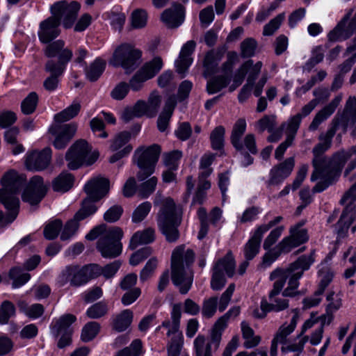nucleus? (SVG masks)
<instances>
[{"instance_id":"nucleus-17","label":"nucleus","mask_w":356,"mask_h":356,"mask_svg":"<svg viewBox=\"0 0 356 356\" xmlns=\"http://www.w3.org/2000/svg\"><path fill=\"white\" fill-rule=\"evenodd\" d=\"M356 201V184H354L343 196L341 203L345 206L339 220L337 222L339 233H343L356 218L354 202Z\"/></svg>"},{"instance_id":"nucleus-39","label":"nucleus","mask_w":356,"mask_h":356,"mask_svg":"<svg viewBox=\"0 0 356 356\" xmlns=\"http://www.w3.org/2000/svg\"><path fill=\"white\" fill-rule=\"evenodd\" d=\"M309 337L307 335L299 334L297 337L290 343L285 346H282L281 350L283 353L289 352L296 353L293 356H299V354L302 352L305 345L308 341Z\"/></svg>"},{"instance_id":"nucleus-1","label":"nucleus","mask_w":356,"mask_h":356,"mask_svg":"<svg viewBox=\"0 0 356 356\" xmlns=\"http://www.w3.org/2000/svg\"><path fill=\"white\" fill-rule=\"evenodd\" d=\"M314 262L313 252L300 257L286 268H277L273 270L269 276L270 280L273 282V288L268 293V298L261 299V314L258 316L265 317L268 312H280L288 309L289 301L287 298L300 293L299 280Z\"/></svg>"},{"instance_id":"nucleus-45","label":"nucleus","mask_w":356,"mask_h":356,"mask_svg":"<svg viewBox=\"0 0 356 356\" xmlns=\"http://www.w3.org/2000/svg\"><path fill=\"white\" fill-rule=\"evenodd\" d=\"M18 307L21 312L31 318H38L44 312V307L40 304H33L31 306H28L24 301H19Z\"/></svg>"},{"instance_id":"nucleus-28","label":"nucleus","mask_w":356,"mask_h":356,"mask_svg":"<svg viewBox=\"0 0 356 356\" xmlns=\"http://www.w3.org/2000/svg\"><path fill=\"white\" fill-rule=\"evenodd\" d=\"M196 47L193 40L186 42L181 49L179 56L175 61L177 71L179 74H184L193 63L191 55Z\"/></svg>"},{"instance_id":"nucleus-18","label":"nucleus","mask_w":356,"mask_h":356,"mask_svg":"<svg viewBox=\"0 0 356 356\" xmlns=\"http://www.w3.org/2000/svg\"><path fill=\"white\" fill-rule=\"evenodd\" d=\"M80 7V4L76 1L67 3L65 1H60L51 6V13L59 22L63 21L65 28H70L76 19Z\"/></svg>"},{"instance_id":"nucleus-57","label":"nucleus","mask_w":356,"mask_h":356,"mask_svg":"<svg viewBox=\"0 0 356 356\" xmlns=\"http://www.w3.org/2000/svg\"><path fill=\"white\" fill-rule=\"evenodd\" d=\"M225 129L222 126L217 127L211 134L210 139L212 148L220 149L224 144Z\"/></svg>"},{"instance_id":"nucleus-2","label":"nucleus","mask_w":356,"mask_h":356,"mask_svg":"<svg viewBox=\"0 0 356 356\" xmlns=\"http://www.w3.org/2000/svg\"><path fill=\"white\" fill-rule=\"evenodd\" d=\"M194 256L193 250L186 249L184 245L177 247L172 254V280L182 294L189 291L193 283V275L190 266L194 261Z\"/></svg>"},{"instance_id":"nucleus-40","label":"nucleus","mask_w":356,"mask_h":356,"mask_svg":"<svg viewBox=\"0 0 356 356\" xmlns=\"http://www.w3.org/2000/svg\"><path fill=\"white\" fill-rule=\"evenodd\" d=\"M74 178L70 173L63 172L53 181V189L56 192L65 193L70 190L73 185Z\"/></svg>"},{"instance_id":"nucleus-20","label":"nucleus","mask_w":356,"mask_h":356,"mask_svg":"<svg viewBox=\"0 0 356 356\" xmlns=\"http://www.w3.org/2000/svg\"><path fill=\"white\" fill-rule=\"evenodd\" d=\"M47 192V187L41 177L35 176L24 190L22 199L31 205L38 204Z\"/></svg>"},{"instance_id":"nucleus-60","label":"nucleus","mask_w":356,"mask_h":356,"mask_svg":"<svg viewBox=\"0 0 356 356\" xmlns=\"http://www.w3.org/2000/svg\"><path fill=\"white\" fill-rule=\"evenodd\" d=\"M161 103V97L158 92L153 91L149 96L147 102H146L148 111L150 113V117L156 115Z\"/></svg>"},{"instance_id":"nucleus-44","label":"nucleus","mask_w":356,"mask_h":356,"mask_svg":"<svg viewBox=\"0 0 356 356\" xmlns=\"http://www.w3.org/2000/svg\"><path fill=\"white\" fill-rule=\"evenodd\" d=\"M9 277L13 280V288L17 289L25 284L31 278L28 273H24L19 267H15L10 269Z\"/></svg>"},{"instance_id":"nucleus-59","label":"nucleus","mask_w":356,"mask_h":356,"mask_svg":"<svg viewBox=\"0 0 356 356\" xmlns=\"http://www.w3.org/2000/svg\"><path fill=\"white\" fill-rule=\"evenodd\" d=\"M284 229V226H279L271 230L264 241V249L266 250L271 249L270 248L277 241L282 234Z\"/></svg>"},{"instance_id":"nucleus-10","label":"nucleus","mask_w":356,"mask_h":356,"mask_svg":"<svg viewBox=\"0 0 356 356\" xmlns=\"http://www.w3.org/2000/svg\"><path fill=\"white\" fill-rule=\"evenodd\" d=\"M99 157L97 151L91 152V147L84 140L76 141L67 150L65 159L68 168L76 170L83 164L91 165Z\"/></svg>"},{"instance_id":"nucleus-35","label":"nucleus","mask_w":356,"mask_h":356,"mask_svg":"<svg viewBox=\"0 0 356 356\" xmlns=\"http://www.w3.org/2000/svg\"><path fill=\"white\" fill-rule=\"evenodd\" d=\"M263 236L257 229L253 232L244 248V254L247 260H251L258 254Z\"/></svg>"},{"instance_id":"nucleus-54","label":"nucleus","mask_w":356,"mask_h":356,"mask_svg":"<svg viewBox=\"0 0 356 356\" xmlns=\"http://www.w3.org/2000/svg\"><path fill=\"white\" fill-rule=\"evenodd\" d=\"M108 312V306L104 302H99L90 306L86 311L88 318L96 319L104 316Z\"/></svg>"},{"instance_id":"nucleus-50","label":"nucleus","mask_w":356,"mask_h":356,"mask_svg":"<svg viewBox=\"0 0 356 356\" xmlns=\"http://www.w3.org/2000/svg\"><path fill=\"white\" fill-rule=\"evenodd\" d=\"M268 250V251L264 254L263 257L261 265L264 268H268L270 266L271 264L275 262L282 253H288L287 251L283 250L281 248H280V243L273 248L269 249Z\"/></svg>"},{"instance_id":"nucleus-23","label":"nucleus","mask_w":356,"mask_h":356,"mask_svg":"<svg viewBox=\"0 0 356 356\" xmlns=\"http://www.w3.org/2000/svg\"><path fill=\"white\" fill-rule=\"evenodd\" d=\"M290 234L280 242V248L289 252L292 249L306 243L309 239L307 231L302 224H297L290 229Z\"/></svg>"},{"instance_id":"nucleus-6","label":"nucleus","mask_w":356,"mask_h":356,"mask_svg":"<svg viewBox=\"0 0 356 356\" xmlns=\"http://www.w3.org/2000/svg\"><path fill=\"white\" fill-rule=\"evenodd\" d=\"M1 181L3 188L0 191V201L10 212L8 222H11L18 213L19 201L17 194L24 185L25 179L17 172L10 170L3 175Z\"/></svg>"},{"instance_id":"nucleus-36","label":"nucleus","mask_w":356,"mask_h":356,"mask_svg":"<svg viewBox=\"0 0 356 356\" xmlns=\"http://www.w3.org/2000/svg\"><path fill=\"white\" fill-rule=\"evenodd\" d=\"M154 239V230L152 228H147L143 231L136 232L131 237L129 243V247L134 250L138 245L151 243Z\"/></svg>"},{"instance_id":"nucleus-55","label":"nucleus","mask_w":356,"mask_h":356,"mask_svg":"<svg viewBox=\"0 0 356 356\" xmlns=\"http://www.w3.org/2000/svg\"><path fill=\"white\" fill-rule=\"evenodd\" d=\"M217 297H211L204 300L202 303V314L204 317L210 318L214 316L217 310Z\"/></svg>"},{"instance_id":"nucleus-9","label":"nucleus","mask_w":356,"mask_h":356,"mask_svg":"<svg viewBox=\"0 0 356 356\" xmlns=\"http://www.w3.org/2000/svg\"><path fill=\"white\" fill-rule=\"evenodd\" d=\"M171 321L166 320L162 326L168 329L167 335L171 338L168 346V356H179L183 345V334L179 330L181 316V305L175 303L172 305Z\"/></svg>"},{"instance_id":"nucleus-27","label":"nucleus","mask_w":356,"mask_h":356,"mask_svg":"<svg viewBox=\"0 0 356 356\" xmlns=\"http://www.w3.org/2000/svg\"><path fill=\"white\" fill-rule=\"evenodd\" d=\"M342 99V95L339 94L336 96L328 104L318 111L316 113L312 122L309 124V129L310 131L316 130L321 123L327 120L334 113Z\"/></svg>"},{"instance_id":"nucleus-56","label":"nucleus","mask_w":356,"mask_h":356,"mask_svg":"<svg viewBox=\"0 0 356 356\" xmlns=\"http://www.w3.org/2000/svg\"><path fill=\"white\" fill-rule=\"evenodd\" d=\"M151 207V204L148 202L139 204L133 212L132 221L135 223L143 221L149 213Z\"/></svg>"},{"instance_id":"nucleus-4","label":"nucleus","mask_w":356,"mask_h":356,"mask_svg":"<svg viewBox=\"0 0 356 356\" xmlns=\"http://www.w3.org/2000/svg\"><path fill=\"white\" fill-rule=\"evenodd\" d=\"M81 106L79 103H73L63 111L54 115V123L49 131L54 136V146L55 148L63 149L74 136L77 126L74 123L62 124L74 118L79 112Z\"/></svg>"},{"instance_id":"nucleus-37","label":"nucleus","mask_w":356,"mask_h":356,"mask_svg":"<svg viewBox=\"0 0 356 356\" xmlns=\"http://www.w3.org/2000/svg\"><path fill=\"white\" fill-rule=\"evenodd\" d=\"M134 314L130 309H124L113 318V327L118 332L126 330L131 324Z\"/></svg>"},{"instance_id":"nucleus-7","label":"nucleus","mask_w":356,"mask_h":356,"mask_svg":"<svg viewBox=\"0 0 356 356\" xmlns=\"http://www.w3.org/2000/svg\"><path fill=\"white\" fill-rule=\"evenodd\" d=\"M181 222V212L171 198L164 200L158 216V226L169 242L175 241L179 237L177 227Z\"/></svg>"},{"instance_id":"nucleus-3","label":"nucleus","mask_w":356,"mask_h":356,"mask_svg":"<svg viewBox=\"0 0 356 356\" xmlns=\"http://www.w3.org/2000/svg\"><path fill=\"white\" fill-rule=\"evenodd\" d=\"M123 232L118 227L107 228L104 224L94 227L86 236L88 240H95L98 238L97 248L102 256L105 258L118 257L122 252L121 238Z\"/></svg>"},{"instance_id":"nucleus-52","label":"nucleus","mask_w":356,"mask_h":356,"mask_svg":"<svg viewBox=\"0 0 356 356\" xmlns=\"http://www.w3.org/2000/svg\"><path fill=\"white\" fill-rule=\"evenodd\" d=\"M216 155L212 153H206L200 159V169L202 177H209L213 172V169L210 168L214 161Z\"/></svg>"},{"instance_id":"nucleus-64","label":"nucleus","mask_w":356,"mask_h":356,"mask_svg":"<svg viewBox=\"0 0 356 356\" xmlns=\"http://www.w3.org/2000/svg\"><path fill=\"white\" fill-rule=\"evenodd\" d=\"M276 126V117L275 115H265L257 123V129L259 131L268 130L271 132Z\"/></svg>"},{"instance_id":"nucleus-53","label":"nucleus","mask_w":356,"mask_h":356,"mask_svg":"<svg viewBox=\"0 0 356 356\" xmlns=\"http://www.w3.org/2000/svg\"><path fill=\"white\" fill-rule=\"evenodd\" d=\"M38 101V95L35 92H31L22 102L21 109L24 114L29 115L35 110Z\"/></svg>"},{"instance_id":"nucleus-8","label":"nucleus","mask_w":356,"mask_h":356,"mask_svg":"<svg viewBox=\"0 0 356 356\" xmlns=\"http://www.w3.org/2000/svg\"><path fill=\"white\" fill-rule=\"evenodd\" d=\"M326 150L327 148H325L324 145L321 143H318L313 149L314 171L312 175L311 179L313 181L318 179H321L313 188V191L315 193L322 192L326 189L331 184V178L339 174L337 170L330 169L331 163L327 159L321 157V155Z\"/></svg>"},{"instance_id":"nucleus-49","label":"nucleus","mask_w":356,"mask_h":356,"mask_svg":"<svg viewBox=\"0 0 356 356\" xmlns=\"http://www.w3.org/2000/svg\"><path fill=\"white\" fill-rule=\"evenodd\" d=\"M144 354L142 342L140 339L134 340L129 347L120 350L116 356H142Z\"/></svg>"},{"instance_id":"nucleus-43","label":"nucleus","mask_w":356,"mask_h":356,"mask_svg":"<svg viewBox=\"0 0 356 356\" xmlns=\"http://www.w3.org/2000/svg\"><path fill=\"white\" fill-rule=\"evenodd\" d=\"M246 129V122L245 119H238L234 127L231 135V142L235 148H241V137Z\"/></svg>"},{"instance_id":"nucleus-31","label":"nucleus","mask_w":356,"mask_h":356,"mask_svg":"<svg viewBox=\"0 0 356 356\" xmlns=\"http://www.w3.org/2000/svg\"><path fill=\"white\" fill-rule=\"evenodd\" d=\"M295 161L293 157L286 159L283 163L274 167L270 170V183L277 184L289 176L294 168Z\"/></svg>"},{"instance_id":"nucleus-46","label":"nucleus","mask_w":356,"mask_h":356,"mask_svg":"<svg viewBox=\"0 0 356 356\" xmlns=\"http://www.w3.org/2000/svg\"><path fill=\"white\" fill-rule=\"evenodd\" d=\"M301 120L300 115H295L291 117L286 122L282 124V129H285L286 138H291V140H293Z\"/></svg>"},{"instance_id":"nucleus-26","label":"nucleus","mask_w":356,"mask_h":356,"mask_svg":"<svg viewBox=\"0 0 356 356\" xmlns=\"http://www.w3.org/2000/svg\"><path fill=\"white\" fill-rule=\"evenodd\" d=\"M74 280L73 286H79L87 283L90 279L99 275L100 266L97 264H91L80 268L72 266Z\"/></svg>"},{"instance_id":"nucleus-30","label":"nucleus","mask_w":356,"mask_h":356,"mask_svg":"<svg viewBox=\"0 0 356 356\" xmlns=\"http://www.w3.org/2000/svg\"><path fill=\"white\" fill-rule=\"evenodd\" d=\"M161 20L170 28L180 26L184 20V8L180 4H175L165 10L161 15Z\"/></svg>"},{"instance_id":"nucleus-25","label":"nucleus","mask_w":356,"mask_h":356,"mask_svg":"<svg viewBox=\"0 0 356 356\" xmlns=\"http://www.w3.org/2000/svg\"><path fill=\"white\" fill-rule=\"evenodd\" d=\"M60 22L53 15L40 24L38 37L41 42L48 43L60 34Z\"/></svg>"},{"instance_id":"nucleus-12","label":"nucleus","mask_w":356,"mask_h":356,"mask_svg":"<svg viewBox=\"0 0 356 356\" xmlns=\"http://www.w3.org/2000/svg\"><path fill=\"white\" fill-rule=\"evenodd\" d=\"M140 57V51L131 45L124 44L115 50L109 64L115 67L121 66L126 73H130L139 65Z\"/></svg>"},{"instance_id":"nucleus-21","label":"nucleus","mask_w":356,"mask_h":356,"mask_svg":"<svg viewBox=\"0 0 356 356\" xmlns=\"http://www.w3.org/2000/svg\"><path fill=\"white\" fill-rule=\"evenodd\" d=\"M88 195L84 200H88L92 205L96 207L94 202L104 197L109 190V181L104 177H95L87 182L84 187Z\"/></svg>"},{"instance_id":"nucleus-22","label":"nucleus","mask_w":356,"mask_h":356,"mask_svg":"<svg viewBox=\"0 0 356 356\" xmlns=\"http://www.w3.org/2000/svg\"><path fill=\"white\" fill-rule=\"evenodd\" d=\"M130 139L131 134L129 131L120 132L112 139L110 149L115 154L110 157L111 163L116 162L131 152L133 147L127 144Z\"/></svg>"},{"instance_id":"nucleus-5","label":"nucleus","mask_w":356,"mask_h":356,"mask_svg":"<svg viewBox=\"0 0 356 356\" xmlns=\"http://www.w3.org/2000/svg\"><path fill=\"white\" fill-rule=\"evenodd\" d=\"M240 312V307L236 306L232 307L222 316L220 317L211 329L209 340H207L204 335L199 334L193 342L195 356H212V351H215L219 348L222 333L227 325L228 320L231 318H236Z\"/></svg>"},{"instance_id":"nucleus-24","label":"nucleus","mask_w":356,"mask_h":356,"mask_svg":"<svg viewBox=\"0 0 356 356\" xmlns=\"http://www.w3.org/2000/svg\"><path fill=\"white\" fill-rule=\"evenodd\" d=\"M51 158V150L50 148H45L40 152L34 151L26 154L25 165L29 170H43L49 165Z\"/></svg>"},{"instance_id":"nucleus-38","label":"nucleus","mask_w":356,"mask_h":356,"mask_svg":"<svg viewBox=\"0 0 356 356\" xmlns=\"http://www.w3.org/2000/svg\"><path fill=\"white\" fill-rule=\"evenodd\" d=\"M222 58V54L220 51L209 52L204 60L205 77L211 76L216 72L218 65Z\"/></svg>"},{"instance_id":"nucleus-34","label":"nucleus","mask_w":356,"mask_h":356,"mask_svg":"<svg viewBox=\"0 0 356 356\" xmlns=\"http://www.w3.org/2000/svg\"><path fill=\"white\" fill-rule=\"evenodd\" d=\"M175 105V97H170L165 102L163 110L157 120V127L160 131L163 132L167 129Z\"/></svg>"},{"instance_id":"nucleus-14","label":"nucleus","mask_w":356,"mask_h":356,"mask_svg":"<svg viewBox=\"0 0 356 356\" xmlns=\"http://www.w3.org/2000/svg\"><path fill=\"white\" fill-rule=\"evenodd\" d=\"M236 264L231 252L220 259L213 268L211 286L213 290H220L226 282V276H233Z\"/></svg>"},{"instance_id":"nucleus-13","label":"nucleus","mask_w":356,"mask_h":356,"mask_svg":"<svg viewBox=\"0 0 356 356\" xmlns=\"http://www.w3.org/2000/svg\"><path fill=\"white\" fill-rule=\"evenodd\" d=\"M65 42L63 40H58L49 44L45 49V55L48 57L58 58V63H55L53 60H49L46 65V69L51 73L61 74L65 69V64L67 63L72 56V52L67 48H64Z\"/></svg>"},{"instance_id":"nucleus-62","label":"nucleus","mask_w":356,"mask_h":356,"mask_svg":"<svg viewBox=\"0 0 356 356\" xmlns=\"http://www.w3.org/2000/svg\"><path fill=\"white\" fill-rule=\"evenodd\" d=\"M147 21V13L143 10H136L131 14V26L135 29L144 27Z\"/></svg>"},{"instance_id":"nucleus-41","label":"nucleus","mask_w":356,"mask_h":356,"mask_svg":"<svg viewBox=\"0 0 356 356\" xmlns=\"http://www.w3.org/2000/svg\"><path fill=\"white\" fill-rule=\"evenodd\" d=\"M163 62L161 58L155 57L147 63L138 71L148 79L154 77L162 68Z\"/></svg>"},{"instance_id":"nucleus-29","label":"nucleus","mask_w":356,"mask_h":356,"mask_svg":"<svg viewBox=\"0 0 356 356\" xmlns=\"http://www.w3.org/2000/svg\"><path fill=\"white\" fill-rule=\"evenodd\" d=\"M293 315L290 321L281 325L273 337L282 346L288 343V337L295 330L300 318L299 312L297 309H293Z\"/></svg>"},{"instance_id":"nucleus-51","label":"nucleus","mask_w":356,"mask_h":356,"mask_svg":"<svg viewBox=\"0 0 356 356\" xmlns=\"http://www.w3.org/2000/svg\"><path fill=\"white\" fill-rule=\"evenodd\" d=\"M229 81V78L225 76H221L212 79L207 82V92L209 94L216 93L226 87Z\"/></svg>"},{"instance_id":"nucleus-15","label":"nucleus","mask_w":356,"mask_h":356,"mask_svg":"<svg viewBox=\"0 0 356 356\" xmlns=\"http://www.w3.org/2000/svg\"><path fill=\"white\" fill-rule=\"evenodd\" d=\"M76 319L75 316L67 314L52 321L51 333L54 337H59L57 343L59 348H63L71 343L73 330L70 326Z\"/></svg>"},{"instance_id":"nucleus-11","label":"nucleus","mask_w":356,"mask_h":356,"mask_svg":"<svg viewBox=\"0 0 356 356\" xmlns=\"http://www.w3.org/2000/svg\"><path fill=\"white\" fill-rule=\"evenodd\" d=\"M160 153L161 147L156 144L148 147H140L136 151L134 159L140 169L138 173L139 180H143L154 172Z\"/></svg>"},{"instance_id":"nucleus-33","label":"nucleus","mask_w":356,"mask_h":356,"mask_svg":"<svg viewBox=\"0 0 356 356\" xmlns=\"http://www.w3.org/2000/svg\"><path fill=\"white\" fill-rule=\"evenodd\" d=\"M331 258H326L324 261H323L318 266V277L319 282V292L320 293H323L325 289L327 287V286L332 281L333 277L334 276V271L331 268V266L329 264Z\"/></svg>"},{"instance_id":"nucleus-42","label":"nucleus","mask_w":356,"mask_h":356,"mask_svg":"<svg viewBox=\"0 0 356 356\" xmlns=\"http://www.w3.org/2000/svg\"><path fill=\"white\" fill-rule=\"evenodd\" d=\"M106 67V61L100 58H96L86 70V77L90 81H95L102 75Z\"/></svg>"},{"instance_id":"nucleus-58","label":"nucleus","mask_w":356,"mask_h":356,"mask_svg":"<svg viewBox=\"0 0 356 356\" xmlns=\"http://www.w3.org/2000/svg\"><path fill=\"white\" fill-rule=\"evenodd\" d=\"M62 222L59 220H55L49 222L44 227V236L48 240H52L57 237L60 231Z\"/></svg>"},{"instance_id":"nucleus-61","label":"nucleus","mask_w":356,"mask_h":356,"mask_svg":"<svg viewBox=\"0 0 356 356\" xmlns=\"http://www.w3.org/2000/svg\"><path fill=\"white\" fill-rule=\"evenodd\" d=\"M257 42L252 38L244 40L241 44V54L244 58L251 57L254 54Z\"/></svg>"},{"instance_id":"nucleus-16","label":"nucleus","mask_w":356,"mask_h":356,"mask_svg":"<svg viewBox=\"0 0 356 356\" xmlns=\"http://www.w3.org/2000/svg\"><path fill=\"white\" fill-rule=\"evenodd\" d=\"M262 67L263 63L261 61H257L254 63L252 60H248L244 62L234 75L233 83L229 87L230 91H234L241 85L245 76H247L246 83L254 85L255 80L261 72Z\"/></svg>"},{"instance_id":"nucleus-63","label":"nucleus","mask_w":356,"mask_h":356,"mask_svg":"<svg viewBox=\"0 0 356 356\" xmlns=\"http://www.w3.org/2000/svg\"><path fill=\"white\" fill-rule=\"evenodd\" d=\"M157 184V179L152 177L146 181L143 182L138 188V194L142 197H147L151 195L155 190Z\"/></svg>"},{"instance_id":"nucleus-47","label":"nucleus","mask_w":356,"mask_h":356,"mask_svg":"<svg viewBox=\"0 0 356 356\" xmlns=\"http://www.w3.org/2000/svg\"><path fill=\"white\" fill-rule=\"evenodd\" d=\"M343 259H348L352 264L350 268L345 270L343 277L348 279L353 277L356 273V249L353 246H350L343 255Z\"/></svg>"},{"instance_id":"nucleus-19","label":"nucleus","mask_w":356,"mask_h":356,"mask_svg":"<svg viewBox=\"0 0 356 356\" xmlns=\"http://www.w3.org/2000/svg\"><path fill=\"white\" fill-rule=\"evenodd\" d=\"M97 208L92 205L88 200H83L81 209L76 212L74 218L67 222L61 233V240H67L73 236L79 228V221L92 215Z\"/></svg>"},{"instance_id":"nucleus-48","label":"nucleus","mask_w":356,"mask_h":356,"mask_svg":"<svg viewBox=\"0 0 356 356\" xmlns=\"http://www.w3.org/2000/svg\"><path fill=\"white\" fill-rule=\"evenodd\" d=\"M100 325L97 322H89L84 325L81 331V339L84 342L92 340L99 333Z\"/></svg>"},{"instance_id":"nucleus-32","label":"nucleus","mask_w":356,"mask_h":356,"mask_svg":"<svg viewBox=\"0 0 356 356\" xmlns=\"http://www.w3.org/2000/svg\"><path fill=\"white\" fill-rule=\"evenodd\" d=\"M348 17L346 16L335 27L334 30L328 34V39L330 41L343 40L349 38L355 27V19H353L348 26H346Z\"/></svg>"}]
</instances>
